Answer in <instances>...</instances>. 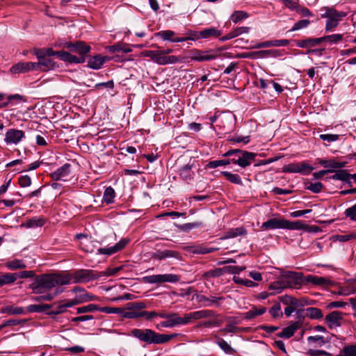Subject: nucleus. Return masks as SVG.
I'll list each match as a JSON object with an SVG mask.
<instances>
[{
  "mask_svg": "<svg viewBox=\"0 0 356 356\" xmlns=\"http://www.w3.org/2000/svg\"><path fill=\"white\" fill-rule=\"evenodd\" d=\"M69 280L63 274H44L36 277L30 288L33 293L42 294L36 298V300L50 301L60 293L63 291L56 289L54 293L49 292L52 288L58 285H67Z\"/></svg>",
  "mask_w": 356,
  "mask_h": 356,
  "instance_id": "nucleus-1",
  "label": "nucleus"
},
{
  "mask_svg": "<svg viewBox=\"0 0 356 356\" xmlns=\"http://www.w3.org/2000/svg\"><path fill=\"white\" fill-rule=\"evenodd\" d=\"M131 336L139 341L147 343L162 344L165 343L179 335V334H159L151 329H133Z\"/></svg>",
  "mask_w": 356,
  "mask_h": 356,
  "instance_id": "nucleus-2",
  "label": "nucleus"
},
{
  "mask_svg": "<svg viewBox=\"0 0 356 356\" xmlns=\"http://www.w3.org/2000/svg\"><path fill=\"white\" fill-rule=\"evenodd\" d=\"M63 275L69 280L67 284L71 283H86L91 280H97L102 277L99 272L89 269H80L72 273L63 274Z\"/></svg>",
  "mask_w": 356,
  "mask_h": 356,
  "instance_id": "nucleus-3",
  "label": "nucleus"
},
{
  "mask_svg": "<svg viewBox=\"0 0 356 356\" xmlns=\"http://www.w3.org/2000/svg\"><path fill=\"white\" fill-rule=\"evenodd\" d=\"M143 55L149 57L151 60L159 65H172L177 63H182L184 58L173 55H165L153 51H145Z\"/></svg>",
  "mask_w": 356,
  "mask_h": 356,
  "instance_id": "nucleus-4",
  "label": "nucleus"
},
{
  "mask_svg": "<svg viewBox=\"0 0 356 356\" xmlns=\"http://www.w3.org/2000/svg\"><path fill=\"white\" fill-rule=\"evenodd\" d=\"M64 47L69 50V53H76L79 56L73 55L74 57L79 58L80 62H69L70 63H83L86 61V56L91 50L90 45L83 41H76L75 42H66Z\"/></svg>",
  "mask_w": 356,
  "mask_h": 356,
  "instance_id": "nucleus-5",
  "label": "nucleus"
},
{
  "mask_svg": "<svg viewBox=\"0 0 356 356\" xmlns=\"http://www.w3.org/2000/svg\"><path fill=\"white\" fill-rule=\"evenodd\" d=\"M220 55V49H209L207 50L194 49L191 51L189 57L193 61L208 62L217 59Z\"/></svg>",
  "mask_w": 356,
  "mask_h": 356,
  "instance_id": "nucleus-6",
  "label": "nucleus"
},
{
  "mask_svg": "<svg viewBox=\"0 0 356 356\" xmlns=\"http://www.w3.org/2000/svg\"><path fill=\"white\" fill-rule=\"evenodd\" d=\"M345 15L344 13H339L333 8H325V13L321 15V17L327 18L325 28V31H332L333 29L338 26L339 22L341 18L345 17Z\"/></svg>",
  "mask_w": 356,
  "mask_h": 356,
  "instance_id": "nucleus-7",
  "label": "nucleus"
},
{
  "mask_svg": "<svg viewBox=\"0 0 356 356\" xmlns=\"http://www.w3.org/2000/svg\"><path fill=\"white\" fill-rule=\"evenodd\" d=\"M143 282L147 284H163V283H176L180 280V276L176 274H158L145 276Z\"/></svg>",
  "mask_w": 356,
  "mask_h": 356,
  "instance_id": "nucleus-8",
  "label": "nucleus"
},
{
  "mask_svg": "<svg viewBox=\"0 0 356 356\" xmlns=\"http://www.w3.org/2000/svg\"><path fill=\"white\" fill-rule=\"evenodd\" d=\"M314 169L312 166L309 165L305 161L300 163H291L285 165L283 167V172L288 173H300L302 175H309Z\"/></svg>",
  "mask_w": 356,
  "mask_h": 356,
  "instance_id": "nucleus-9",
  "label": "nucleus"
},
{
  "mask_svg": "<svg viewBox=\"0 0 356 356\" xmlns=\"http://www.w3.org/2000/svg\"><path fill=\"white\" fill-rule=\"evenodd\" d=\"M304 277L302 273L289 272L282 277L284 286L286 288L298 289L301 286Z\"/></svg>",
  "mask_w": 356,
  "mask_h": 356,
  "instance_id": "nucleus-10",
  "label": "nucleus"
},
{
  "mask_svg": "<svg viewBox=\"0 0 356 356\" xmlns=\"http://www.w3.org/2000/svg\"><path fill=\"white\" fill-rule=\"evenodd\" d=\"M344 315V313L339 311L332 312L325 316V323L331 329L339 327L342 325Z\"/></svg>",
  "mask_w": 356,
  "mask_h": 356,
  "instance_id": "nucleus-11",
  "label": "nucleus"
},
{
  "mask_svg": "<svg viewBox=\"0 0 356 356\" xmlns=\"http://www.w3.org/2000/svg\"><path fill=\"white\" fill-rule=\"evenodd\" d=\"M223 298L221 296H206L202 294H197L195 296V300L200 306L204 307H210L213 306H218L219 302L222 300Z\"/></svg>",
  "mask_w": 356,
  "mask_h": 356,
  "instance_id": "nucleus-12",
  "label": "nucleus"
},
{
  "mask_svg": "<svg viewBox=\"0 0 356 356\" xmlns=\"http://www.w3.org/2000/svg\"><path fill=\"white\" fill-rule=\"evenodd\" d=\"M24 136V132L22 130L10 129L6 133L4 141L7 145H17Z\"/></svg>",
  "mask_w": 356,
  "mask_h": 356,
  "instance_id": "nucleus-13",
  "label": "nucleus"
},
{
  "mask_svg": "<svg viewBox=\"0 0 356 356\" xmlns=\"http://www.w3.org/2000/svg\"><path fill=\"white\" fill-rule=\"evenodd\" d=\"M152 258L153 259L161 261L169 258H174L177 260L181 259V254L175 250H157L152 254Z\"/></svg>",
  "mask_w": 356,
  "mask_h": 356,
  "instance_id": "nucleus-14",
  "label": "nucleus"
},
{
  "mask_svg": "<svg viewBox=\"0 0 356 356\" xmlns=\"http://www.w3.org/2000/svg\"><path fill=\"white\" fill-rule=\"evenodd\" d=\"M304 282L311 283L315 286L323 287L333 286L334 282L327 277H318L316 275H308L303 278Z\"/></svg>",
  "mask_w": 356,
  "mask_h": 356,
  "instance_id": "nucleus-15",
  "label": "nucleus"
},
{
  "mask_svg": "<svg viewBox=\"0 0 356 356\" xmlns=\"http://www.w3.org/2000/svg\"><path fill=\"white\" fill-rule=\"evenodd\" d=\"M256 154L253 152L243 151L241 152V155L238 156V159H232L231 161L232 163L237 164L241 168H246L251 164Z\"/></svg>",
  "mask_w": 356,
  "mask_h": 356,
  "instance_id": "nucleus-16",
  "label": "nucleus"
},
{
  "mask_svg": "<svg viewBox=\"0 0 356 356\" xmlns=\"http://www.w3.org/2000/svg\"><path fill=\"white\" fill-rule=\"evenodd\" d=\"M46 56H57L61 60L65 62H80L79 58L73 56V54L65 51H54L51 48L46 49Z\"/></svg>",
  "mask_w": 356,
  "mask_h": 356,
  "instance_id": "nucleus-17",
  "label": "nucleus"
},
{
  "mask_svg": "<svg viewBox=\"0 0 356 356\" xmlns=\"http://www.w3.org/2000/svg\"><path fill=\"white\" fill-rule=\"evenodd\" d=\"M34 70H37V65L33 62H19L10 68L13 74L26 73Z\"/></svg>",
  "mask_w": 356,
  "mask_h": 356,
  "instance_id": "nucleus-18",
  "label": "nucleus"
},
{
  "mask_svg": "<svg viewBox=\"0 0 356 356\" xmlns=\"http://www.w3.org/2000/svg\"><path fill=\"white\" fill-rule=\"evenodd\" d=\"M128 243V239L122 238L113 246L99 248L97 252L102 254L111 255L122 250Z\"/></svg>",
  "mask_w": 356,
  "mask_h": 356,
  "instance_id": "nucleus-19",
  "label": "nucleus"
},
{
  "mask_svg": "<svg viewBox=\"0 0 356 356\" xmlns=\"http://www.w3.org/2000/svg\"><path fill=\"white\" fill-rule=\"evenodd\" d=\"M222 33L221 31L214 28V27H210L208 29H205L204 30H202L200 31L195 32L193 35L194 36L195 39H207L212 37L218 38L220 35H221Z\"/></svg>",
  "mask_w": 356,
  "mask_h": 356,
  "instance_id": "nucleus-20",
  "label": "nucleus"
},
{
  "mask_svg": "<svg viewBox=\"0 0 356 356\" xmlns=\"http://www.w3.org/2000/svg\"><path fill=\"white\" fill-rule=\"evenodd\" d=\"M70 164L65 163L56 171L51 173V179L54 180L65 181L70 173Z\"/></svg>",
  "mask_w": 356,
  "mask_h": 356,
  "instance_id": "nucleus-21",
  "label": "nucleus"
},
{
  "mask_svg": "<svg viewBox=\"0 0 356 356\" xmlns=\"http://www.w3.org/2000/svg\"><path fill=\"white\" fill-rule=\"evenodd\" d=\"M341 296H350L356 293V278L348 280L341 286L337 293Z\"/></svg>",
  "mask_w": 356,
  "mask_h": 356,
  "instance_id": "nucleus-22",
  "label": "nucleus"
},
{
  "mask_svg": "<svg viewBox=\"0 0 356 356\" xmlns=\"http://www.w3.org/2000/svg\"><path fill=\"white\" fill-rule=\"evenodd\" d=\"M108 59L106 56L100 54L90 58L88 60V67L92 70H99Z\"/></svg>",
  "mask_w": 356,
  "mask_h": 356,
  "instance_id": "nucleus-23",
  "label": "nucleus"
},
{
  "mask_svg": "<svg viewBox=\"0 0 356 356\" xmlns=\"http://www.w3.org/2000/svg\"><path fill=\"white\" fill-rule=\"evenodd\" d=\"M284 219L282 218H271L264 222L261 228L264 229H284Z\"/></svg>",
  "mask_w": 356,
  "mask_h": 356,
  "instance_id": "nucleus-24",
  "label": "nucleus"
},
{
  "mask_svg": "<svg viewBox=\"0 0 356 356\" xmlns=\"http://www.w3.org/2000/svg\"><path fill=\"white\" fill-rule=\"evenodd\" d=\"M97 298L96 296L90 294L85 290L82 293L77 294L76 297L71 300L72 305H77L81 303L96 300Z\"/></svg>",
  "mask_w": 356,
  "mask_h": 356,
  "instance_id": "nucleus-25",
  "label": "nucleus"
},
{
  "mask_svg": "<svg viewBox=\"0 0 356 356\" xmlns=\"http://www.w3.org/2000/svg\"><path fill=\"white\" fill-rule=\"evenodd\" d=\"M193 167V163H188L181 167L179 170V175L180 177L185 181H191L193 179L195 175L194 172L192 170Z\"/></svg>",
  "mask_w": 356,
  "mask_h": 356,
  "instance_id": "nucleus-26",
  "label": "nucleus"
},
{
  "mask_svg": "<svg viewBox=\"0 0 356 356\" xmlns=\"http://www.w3.org/2000/svg\"><path fill=\"white\" fill-rule=\"evenodd\" d=\"M266 311L267 309L264 307L257 308L255 306H252L248 312L244 314V318L245 319L250 320L258 316L264 314Z\"/></svg>",
  "mask_w": 356,
  "mask_h": 356,
  "instance_id": "nucleus-27",
  "label": "nucleus"
},
{
  "mask_svg": "<svg viewBox=\"0 0 356 356\" xmlns=\"http://www.w3.org/2000/svg\"><path fill=\"white\" fill-rule=\"evenodd\" d=\"M306 228V225L301 220L291 222L284 219V229L289 230H302Z\"/></svg>",
  "mask_w": 356,
  "mask_h": 356,
  "instance_id": "nucleus-28",
  "label": "nucleus"
},
{
  "mask_svg": "<svg viewBox=\"0 0 356 356\" xmlns=\"http://www.w3.org/2000/svg\"><path fill=\"white\" fill-rule=\"evenodd\" d=\"M1 312L10 315H19L26 314L25 309L22 307L7 305L1 308Z\"/></svg>",
  "mask_w": 356,
  "mask_h": 356,
  "instance_id": "nucleus-29",
  "label": "nucleus"
},
{
  "mask_svg": "<svg viewBox=\"0 0 356 356\" xmlns=\"http://www.w3.org/2000/svg\"><path fill=\"white\" fill-rule=\"evenodd\" d=\"M350 176L345 170H340L335 172L334 175L326 177V179L341 180L350 184Z\"/></svg>",
  "mask_w": 356,
  "mask_h": 356,
  "instance_id": "nucleus-30",
  "label": "nucleus"
},
{
  "mask_svg": "<svg viewBox=\"0 0 356 356\" xmlns=\"http://www.w3.org/2000/svg\"><path fill=\"white\" fill-rule=\"evenodd\" d=\"M298 328L299 325L297 323H295L284 328L283 330L281 332H280L277 335L280 337L290 338L294 334V333Z\"/></svg>",
  "mask_w": 356,
  "mask_h": 356,
  "instance_id": "nucleus-31",
  "label": "nucleus"
},
{
  "mask_svg": "<svg viewBox=\"0 0 356 356\" xmlns=\"http://www.w3.org/2000/svg\"><path fill=\"white\" fill-rule=\"evenodd\" d=\"M6 267L11 270L22 269L26 267V264L21 259H13L5 264Z\"/></svg>",
  "mask_w": 356,
  "mask_h": 356,
  "instance_id": "nucleus-32",
  "label": "nucleus"
},
{
  "mask_svg": "<svg viewBox=\"0 0 356 356\" xmlns=\"http://www.w3.org/2000/svg\"><path fill=\"white\" fill-rule=\"evenodd\" d=\"M55 306H56V308L52 312H51V314H59L63 313L66 311V309L67 308L72 307L74 305H72V300H65L62 303L56 304Z\"/></svg>",
  "mask_w": 356,
  "mask_h": 356,
  "instance_id": "nucleus-33",
  "label": "nucleus"
},
{
  "mask_svg": "<svg viewBox=\"0 0 356 356\" xmlns=\"http://www.w3.org/2000/svg\"><path fill=\"white\" fill-rule=\"evenodd\" d=\"M317 161L320 165L324 166L325 168H332V169L341 168L343 167V165H344L343 163H340V162H337L333 160H325V159H318Z\"/></svg>",
  "mask_w": 356,
  "mask_h": 356,
  "instance_id": "nucleus-34",
  "label": "nucleus"
},
{
  "mask_svg": "<svg viewBox=\"0 0 356 356\" xmlns=\"http://www.w3.org/2000/svg\"><path fill=\"white\" fill-rule=\"evenodd\" d=\"M186 250L191 253L201 254H204L213 252L212 248L203 247L200 245L188 246L186 248Z\"/></svg>",
  "mask_w": 356,
  "mask_h": 356,
  "instance_id": "nucleus-35",
  "label": "nucleus"
},
{
  "mask_svg": "<svg viewBox=\"0 0 356 356\" xmlns=\"http://www.w3.org/2000/svg\"><path fill=\"white\" fill-rule=\"evenodd\" d=\"M45 223V219L42 217H34L28 220L25 226L28 228L42 227Z\"/></svg>",
  "mask_w": 356,
  "mask_h": 356,
  "instance_id": "nucleus-36",
  "label": "nucleus"
},
{
  "mask_svg": "<svg viewBox=\"0 0 356 356\" xmlns=\"http://www.w3.org/2000/svg\"><path fill=\"white\" fill-rule=\"evenodd\" d=\"M306 314L312 319H321L323 316L322 311L317 307L307 308Z\"/></svg>",
  "mask_w": 356,
  "mask_h": 356,
  "instance_id": "nucleus-37",
  "label": "nucleus"
},
{
  "mask_svg": "<svg viewBox=\"0 0 356 356\" xmlns=\"http://www.w3.org/2000/svg\"><path fill=\"white\" fill-rule=\"evenodd\" d=\"M16 281L15 273H5L0 275V287L6 284H10Z\"/></svg>",
  "mask_w": 356,
  "mask_h": 356,
  "instance_id": "nucleus-38",
  "label": "nucleus"
},
{
  "mask_svg": "<svg viewBox=\"0 0 356 356\" xmlns=\"http://www.w3.org/2000/svg\"><path fill=\"white\" fill-rule=\"evenodd\" d=\"M202 226V222H188L182 225H177V227L182 231L188 232L193 229H197Z\"/></svg>",
  "mask_w": 356,
  "mask_h": 356,
  "instance_id": "nucleus-39",
  "label": "nucleus"
},
{
  "mask_svg": "<svg viewBox=\"0 0 356 356\" xmlns=\"http://www.w3.org/2000/svg\"><path fill=\"white\" fill-rule=\"evenodd\" d=\"M307 341L310 345H313L314 347H321L326 343L324 337L319 335L309 337Z\"/></svg>",
  "mask_w": 356,
  "mask_h": 356,
  "instance_id": "nucleus-40",
  "label": "nucleus"
},
{
  "mask_svg": "<svg viewBox=\"0 0 356 356\" xmlns=\"http://www.w3.org/2000/svg\"><path fill=\"white\" fill-rule=\"evenodd\" d=\"M37 65V70H48L53 67V62L51 59L47 58L46 57L40 60Z\"/></svg>",
  "mask_w": 356,
  "mask_h": 356,
  "instance_id": "nucleus-41",
  "label": "nucleus"
},
{
  "mask_svg": "<svg viewBox=\"0 0 356 356\" xmlns=\"http://www.w3.org/2000/svg\"><path fill=\"white\" fill-rule=\"evenodd\" d=\"M249 17V14L245 11L243 10H237L234 11L232 15H231V20L235 23L237 24L238 22H241L243 19H245Z\"/></svg>",
  "mask_w": 356,
  "mask_h": 356,
  "instance_id": "nucleus-42",
  "label": "nucleus"
},
{
  "mask_svg": "<svg viewBox=\"0 0 356 356\" xmlns=\"http://www.w3.org/2000/svg\"><path fill=\"white\" fill-rule=\"evenodd\" d=\"M115 195V191L112 187L109 186L106 188L103 195L104 201L107 204L113 203L114 202Z\"/></svg>",
  "mask_w": 356,
  "mask_h": 356,
  "instance_id": "nucleus-43",
  "label": "nucleus"
},
{
  "mask_svg": "<svg viewBox=\"0 0 356 356\" xmlns=\"http://www.w3.org/2000/svg\"><path fill=\"white\" fill-rule=\"evenodd\" d=\"M195 320L207 318L215 316V312L212 310H200L194 312Z\"/></svg>",
  "mask_w": 356,
  "mask_h": 356,
  "instance_id": "nucleus-44",
  "label": "nucleus"
},
{
  "mask_svg": "<svg viewBox=\"0 0 356 356\" xmlns=\"http://www.w3.org/2000/svg\"><path fill=\"white\" fill-rule=\"evenodd\" d=\"M222 174L230 182L235 184H242V180L238 175L233 174L227 171L222 172Z\"/></svg>",
  "mask_w": 356,
  "mask_h": 356,
  "instance_id": "nucleus-45",
  "label": "nucleus"
},
{
  "mask_svg": "<svg viewBox=\"0 0 356 356\" xmlns=\"http://www.w3.org/2000/svg\"><path fill=\"white\" fill-rule=\"evenodd\" d=\"M108 48L111 52L122 51L124 53H129L132 51L130 47L127 44H115L109 46Z\"/></svg>",
  "mask_w": 356,
  "mask_h": 356,
  "instance_id": "nucleus-46",
  "label": "nucleus"
},
{
  "mask_svg": "<svg viewBox=\"0 0 356 356\" xmlns=\"http://www.w3.org/2000/svg\"><path fill=\"white\" fill-rule=\"evenodd\" d=\"M175 32L170 30L161 31L156 33V36L161 38L164 41H170L174 39Z\"/></svg>",
  "mask_w": 356,
  "mask_h": 356,
  "instance_id": "nucleus-47",
  "label": "nucleus"
},
{
  "mask_svg": "<svg viewBox=\"0 0 356 356\" xmlns=\"http://www.w3.org/2000/svg\"><path fill=\"white\" fill-rule=\"evenodd\" d=\"M122 316L129 319L138 318L142 317V312L136 310L125 311L122 309Z\"/></svg>",
  "mask_w": 356,
  "mask_h": 356,
  "instance_id": "nucleus-48",
  "label": "nucleus"
},
{
  "mask_svg": "<svg viewBox=\"0 0 356 356\" xmlns=\"http://www.w3.org/2000/svg\"><path fill=\"white\" fill-rule=\"evenodd\" d=\"M310 24H311L310 20L307 19H303L299 20L293 24V26H292L290 31H296L305 29Z\"/></svg>",
  "mask_w": 356,
  "mask_h": 356,
  "instance_id": "nucleus-49",
  "label": "nucleus"
},
{
  "mask_svg": "<svg viewBox=\"0 0 356 356\" xmlns=\"http://www.w3.org/2000/svg\"><path fill=\"white\" fill-rule=\"evenodd\" d=\"M99 310V306L95 304H90L76 309L77 314L93 312Z\"/></svg>",
  "mask_w": 356,
  "mask_h": 356,
  "instance_id": "nucleus-50",
  "label": "nucleus"
},
{
  "mask_svg": "<svg viewBox=\"0 0 356 356\" xmlns=\"http://www.w3.org/2000/svg\"><path fill=\"white\" fill-rule=\"evenodd\" d=\"M167 321L170 327L180 325V316L177 313H170Z\"/></svg>",
  "mask_w": 356,
  "mask_h": 356,
  "instance_id": "nucleus-51",
  "label": "nucleus"
},
{
  "mask_svg": "<svg viewBox=\"0 0 356 356\" xmlns=\"http://www.w3.org/2000/svg\"><path fill=\"white\" fill-rule=\"evenodd\" d=\"M216 343L219 346V347L227 354H232L234 352V349L231 347L228 343L225 341L223 339H218Z\"/></svg>",
  "mask_w": 356,
  "mask_h": 356,
  "instance_id": "nucleus-52",
  "label": "nucleus"
},
{
  "mask_svg": "<svg viewBox=\"0 0 356 356\" xmlns=\"http://www.w3.org/2000/svg\"><path fill=\"white\" fill-rule=\"evenodd\" d=\"M233 280L235 283L244 285L247 287H254L257 284L248 279H243L239 277L234 276Z\"/></svg>",
  "mask_w": 356,
  "mask_h": 356,
  "instance_id": "nucleus-53",
  "label": "nucleus"
},
{
  "mask_svg": "<svg viewBox=\"0 0 356 356\" xmlns=\"http://www.w3.org/2000/svg\"><path fill=\"white\" fill-rule=\"evenodd\" d=\"M267 47H284L289 44V40L286 39L273 40L266 41Z\"/></svg>",
  "mask_w": 356,
  "mask_h": 356,
  "instance_id": "nucleus-54",
  "label": "nucleus"
},
{
  "mask_svg": "<svg viewBox=\"0 0 356 356\" xmlns=\"http://www.w3.org/2000/svg\"><path fill=\"white\" fill-rule=\"evenodd\" d=\"M343 38V34L336 33L332 35H328L325 36L326 42L330 44H337L342 41Z\"/></svg>",
  "mask_w": 356,
  "mask_h": 356,
  "instance_id": "nucleus-55",
  "label": "nucleus"
},
{
  "mask_svg": "<svg viewBox=\"0 0 356 356\" xmlns=\"http://www.w3.org/2000/svg\"><path fill=\"white\" fill-rule=\"evenodd\" d=\"M231 163H232L231 159L216 160V161H210L207 164V166L209 168H216L219 166L228 165Z\"/></svg>",
  "mask_w": 356,
  "mask_h": 356,
  "instance_id": "nucleus-56",
  "label": "nucleus"
},
{
  "mask_svg": "<svg viewBox=\"0 0 356 356\" xmlns=\"http://www.w3.org/2000/svg\"><path fill=\"white\" fill-rule=\"evenodd\" d=\"M285 288L286 286H284V282L282 277L279 281L275 282L269 286V289L274 290L275 293H281Z\"/></svg>",
  "mask_w": 356,
  "mask_h": 356,
  "instance_id": "nucleus-57",
  "label": "nucleus"
},
{
  "mask_svg": "<svg viewBox=\"0 0 356 356\" xmlns=\"http://www.w3.org/2000/svg\"><path fill=\"white\" fill-rule=\"evenodd\" d=\"M323 187V184L321 182L309 183L306 185V188L314 193H318L321 191Z\"/></svg>",
  "mask_w": 356,
  "mask_h": 356,
  "instance_id": "nucleus-58",
  "label": "nucleus"
},
{
  "mask_svg": "<svg viewBox=\"0 0 356 356\" xmlns=\"http://www.w3.org/2000/svg\"><path fill=\"white\" fill-rule=\"evenodd\" d=\"M101 312L106 314H120L122 316V308L120 307H99V310Z\"/></svg>",
  "mask_w": 356,
  "mask_h": 356,
  "instance_id": "nucleus-59",
  "label": "nucleus"
},
{
  "mask_svg": "<svg viewBox=\"0 0 356 356\" xmlns=\"http://www.w3.org/2000/svg\"><path fill=\"white\" fill-rule=\"evenodd\" d=\"M146 308V305L143 302H129L127 305V310H136L138 311Z\"/></svg>",
  "mask_w": 356,
  "mask_h": 356,
  "instance_id": "nucleus-60",
  "label": "nucleus"
},
{
  "mask_svg": "<svg viewBox=\"0 0 356 356\" xmlns=\"http://www.w3.org/2000/svg\"><path fill=\"white\" fill-rule=\"evenodd\" d=\"M270 314L273 318H278L280 316H282V312L281 311V306L280 303L275 304L270 309H269Z\"/></svg>",
  "mask_w": 356,
  "mask_h": 356,
  "instance_id": "nucleus-61",
  "label": "nucleus"
},
{
  "mask_svg": "<svg viewBox=\"0 0 356 356\" xmlns=\"http://www.w3.org/2000/svg\"><path fill=\"white\" fill-rule=\"evenodd\" d=\"M338 356H356V346L351 345L343 349V353Z\"/></svg>",
  "mask_w": 356,
  "mask_h": 356,
  "instance_id": "nucleus-62",
  "label": "nucleus"
},
{
  "mask_svg": "<svg viewBox=\"0 0 356 356\" xmlns=\"http://www.w3.org/2000/svg\"><path fill=\"white\" fill-rule=\"evenodd\" d=\"M18 184L23 188L30 186L31 184V179L27 175H22L18 179Z\"/></svg>",
  "mask_w": 356,
  "mask_h": 356,
  "instance_id": "nucleus-63",
  "label": "nucleus"
},
{
  "mask_svg": "<svg viewBox=\"0 0 356 356\" xmlns=\"http://www.w3.org/2000/svg\"><path fill=\"white\" fill-rule=\"evenodd\" d=\"M345 215L353 221H356V204L345 211Z\"/></svg>",
  "mask_w": 356,
  "mask_h": 356,
  "instance_id": "nucleus-64",
  "label": "nucleus"
}]
</instances>
